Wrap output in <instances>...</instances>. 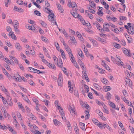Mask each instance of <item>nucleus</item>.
Wrapping results in <instances>:
<instances>
[{
  "label": "nucleus",
  "instance_id": "47",
  "mask_svg": "<svg viewBox=\"0 0 134 134\" xmlns=\"http://www.w3.org/2000/svg\"><path fill=\"white\" fill-rule=\"evenodd\" d=\"M16 115H17V116H18V118L19 119L21 120H22V119L21 118H22L21 115V114H20L19 113V112L17 113Z\"/></svg>",
  "mask_w": 134,
  "mask_h": 134
},
{
  "label": "nucleus",
  "instance_id": "28",
  "mask_svg": "<svg viewBox=\"0 0 134 134\" xmlns=\"http://www.w3.org/2000/svg\"><path fill=\"white\" fill-rule=\"evenodd\" d=\"M78 53L79 55L82 58H84V56L82 52L80 49V51H79Z\"/></svg>",
  "mask_w": 134,
  "mask_h": 134
},
{
  "label": "nucleus",
  "instance_id": "12",
  "mask_svg": "<svg viewBox=\"0 0 134 134\" xmlns=\"http://www.w3.org/2000/svg\"><path fill=\"white\" fill-rule=\"evenodd\" d=\"M54 123L56 126H59L61 123L57 119H54L53 120Z\"/></svg>",
  "mask_w": 134,
  "mask_h": 134
},
{
  "label": "nucleus",
  "instance_id": "61",
  "mask_svg": "<svg viewBox=\"0 0 134 134\" xmlns=\"http://www.w3.org/2000/svg\"><path fill=\"white\" fill-rule=\"evenodd\" d=\"M88 97L91 99H92L93 98L92 94L91 92L88 93Z\"/></svg>",
  "mask_w": 134,
  "mask_h": 134
},
{
  "label": "nucleus",
  "instance_id": "17",
  "mask_svg": "<svg viewBox=\"0 0 134 134\" xmlns=\"http://www.w3.org/2000/svg\"><path fill=\"white\" fill-rule=\"evenodd\" d=\"M124 35L125 37L126 38L127 40L128 43H131V40H130L131 39L130 38V36L128 35L127 33H125Z\"/></svg>",
  "mask_w": 134,
  "mask_h": 134
},
{
  "label": "nucleus",
  "instance_id": "37",
  "mask_svg": "<svg viewBox=\"0 0 134 134\" xmlns=\"http://www.w3.org/2000/svg\"><path fill=\"white\" fill-rule=\"evenodd\" d=\"M97 125L100 128L102 129H103L105 128V127L103 126V124L100 123V122L99 123L97 124Z\"/></svg>",
  "mask_w": 134,
  "mask_h": 134
},
{
  "label": "nucleus",
  "instance_id": "53",
  "mask_svg": "<svg viewBox=\"0 0 134 134\" xmlns=\"http://www.w3.org/2000/svg\"><path fill=\"white\" fill-rule=\"evenodd\" d=\"M21 40L24 42H26L27 41V40L25 39L24 37H22L21 38Z\"/></svg>",
  "mask_w": 134,
  "mask_h": 134
},
{
  "label": "nucleus",
  "instance_id": "49",
  "mask_svg": "<svg viewBox=\"0 0 134 134\" xmlns=\"http://www.w3.org/2000/svg\"><path fill=\"white\" fill-rule=\"evenodd\" d=\"M97 20L100 23H102L103 21V19L100 17L97 18Z\"/></svg>",
  "mask_w": 134,
  "mask_h": 134
},
{
  "label": "nucleus",
  "instance_id": "43",
  "mask_svg": "<svg viewBox=\"0 0 134 134\" xmlns=\"http://www.w3.org/2000/svg\"><path fill=\"white\" fill-rule=\"evenodd\" d=\"M111 89V87L110 86H106L105 89V92H107L110 90Z\"/></svg>",
  "mask_w": 134,
  "mask_h": 134
},
{
  "label": "nucleus",
  "instance_id": "18",
  "mask_svg": "<svg viewBox=\"0 0 134 134\" xmlns=\"http://www.w3.org/2000/svg\"><path fill=\"white\" fill-rule=\"evenodd\" d=\"M59 63H57V64L58 65V66L60 68H62L63 66V64L62 63V62L61 59L59 60Z\"/></svg>",
  "mask_w": 134,
  "mask_h": 134
},
{
  "label": "nucleus",
  "instance_id": "2",
  "mask_svg": "<svg viewBox=\"0 0 134 134\" xmlns=\"http://www.w3.org/2000/svg\"><path fill=\"white\" fill-rule=\"evenodd\" d=\"M109 26L108 24V23H106L104 24L103 25V28H101V31H105L107 32H109L110 31L109 27Z\"/></svg>",
  "mask_w": 134,
  "mask_h": 134
},
{
  "label": "nucleus",
  "instance_id": "46",
  "mask_svg": "<svg viewBox=\"0 0 134 134\" xmlns=\"http://www.w3.org/2000/svg\"><path fill=\"white\" fill-rule=\"evenodd\" d=\"M84 52L86 55L87 57L89 56V55L90 54L89 53L88 51V50L86 49L85 50H84Z\"/></svg>",
  "mask_w": 134,
  "mask_h": 134
},
{
  "label": "nucleus",
  "instance_id": "48",
  "mask_svg": "<svg viewBox=\"0 0 134 134\" xmlns=\"http://www.w3.org/2000/svg\"><path fill=\"white\" fill-rule=\"evenodd\" d=\"M120 20H127V18L126 17L124 16H120Z\"/></svg>",
  "mask_w": 134,
  "mask_h": 134
},
{
  "label": "nucleus",
  "instance_id": "3",
  "mask_svg": "<svg viewBox=\"0 0 134 134\" xmlns=\"http://www.w3.org/2000/svg\"><path fill=\"white\" fill-rule=\"evenodd\" d=\"M75 9V10L74 9H72L70 12V13L74 18H77L78 16H79V14L77 12V10L78 9Z\"/></svg>",
  "mask_w": 134,
  "mask_h": 134
},
{
  "label": "nucleus",
  "instance_id": "62",
  "mask_svg": "<svg viewBox=\"0 0 134 134\" xmlns=\"http://www.w3.org/2000/svg\"><path fill=\"white\" fill-rule=\"evenodd\" d=\"M83 107H84L85 108L88 110L90 108L88 104H83Z\"/></svg>",
  "mask_w": 134,
  "mask_h": 134
},
{
  "label": "nucleus",
  "instance_id": "51",
  "mask_svg": "<svg viewBox=\"0 0 134 134\" xmlns=\"http://www.w3.org/2000/svg\"><path fill=\"white\" fill-rule=\"evenodd\" d=\"M89 10L88 11L89 12V13L90 12L92 14H94L95 13V11L93 9H88Z\"/></svg>",
  "mask_w": 134,
  "mask_h": 134
},
{
  "label": "nucleus",
  "instance_id": "15",
  "mask_svg": "<svg viewBox=\"0 0 134 134\" xmlns=\"http://www.w3.org/2000/svg\"><path fill=\"white\" fill-rule=\"evenodd\" d=\"M27 115H28L30 118H32V119H35V116L31 113L30 112L27 113Z\"/></svg>",
  "mask_w": 134,
  "mask_h": 134
},
{
  "label": "nucleus",
  "instance_id": "21",
  "mask_svg": "<svg viewBox=\"0 0 134 134\" xmlns=\"http://www.w3.org/2000/svg\"><path fill=\"white\" fill-rule=\"evenodd\" d=\"M15 46L16 48L17 49H21L20 45L19 43H16Z\"/></svg>",
  "mask_w": 134,
  "mask_h": 134
},
{
  "label": "nucleus",
  "instance_id": "27",
  "mask_svg": "<svg viewBox=\"0 0 134 134\" xmlns=\"http://www.w3.org/2000/svg\"><path fill=\"white\" fill-rule=\"evenodd\" d=\"M96 102L99 105H104V106H105L106 107L105 105V104H104L103 102H100L98 100H97L96 101Z\"/></svg>",
  "mask_w": 134,
  "mask_h": 134
},
{
  "label": "nucleus",
  "instance_id": "8",
  "mask_svg": "<svg viewBox=\"0 0 134 134\" xmlns=\"http://www.w3.org/2000/svg\"><path fill=\"white\" fill-rule=\"evenodd\" d=\"M86 15H87L91 19H92L93 18V15L89 13V12L88 11V10H86L85 11Z\"/></svg>",
  "mask_w": 134,
  "mask_h": 134
},
{
  "label": "nucleus",
  "instance_id": "26",
  "mask_svg": "<svg viewBox=\"0 0 134 134\" xmlns=\"http://www.w3.org/2000/svg\"><path fill=\"white\" fill-rule=\"evenodd\" d=\"M8 128H10L9 131H11L12 134H17L16 132L14 131L12 127L10 126H8Z\"/></svg>",
  "mask_w": 134,
  "mask_h": 134
},
{
  "label": "nucleus",
  "instance_id": "38",
  "mask_svg": "<svg viewBox=\"0 0 134 134\" xmlns=\"http://www.w3.org/2000/svg\"><path fill=\"white\" fill-rule=\"evenodd\" d=\"M102 9H101V10H99L97 12L98 15L100 16H102L103 14V12L101 11Z\"/></svg>",
  "mask_w": 134,
  "mask_h": 134
},
{
  "label": "nucleus",
  "instance_id": "41",
  "mask_svg": "<svg viewBox=\"0 0 134 134\" xmlns=\"http://www.w3.org/2000/svg\"><path fill=\"white\" fill-rule=\"evenodd\" d=\"M92 42V43L93 44L94 46L96 47H97L98 46V43L96 40H94Z\"/></svg>",
  "mask_w": 134,
  "mask_h": 134
},
{
  "label": "nucleus",
  "instance_id": "4",
  "mask_svg": "<svg viewBox=\"0 0 134 134\" xmlns=\"http://www.w3.org/2000/svg\"><path fill=\"white\" fill-rule=\"evenodd\" d=\"M129 34L133 35L134 34V26L133 25L130 26L127 31Z\"/></svg>",
  "mask_w": 134,
  "mask_h": 134
},
{
  "label": "nucleus",
  "instance_id": "19",
  "mask_svg": "<svg viewBox=\"0 0 134 134\" xmlns=\"http://www.w3.org/2000/svg\"><path fill=\"white\" fill-rule=\"evenodd\" d=\"M110 106L113 108H115L116 107V105L115 104L111 102L110 101L109 103Z\"/></svg>",
  "mask_w": 134,
  "mask_h": 134
},
{
  "label": "nucleus",
  "instance_id": "63",
  "mask_svg": "<svg viewBox=\"0 0 134 134\" xmlns=\"http://www.w3.org/2000/svg\"><path fill=\"white\" fill-rule=\"evenodd\" d=\"M78 63L81 66L83 65H84V64L82 62V61L80 59H79V60Z\"/></svg>",
  "mask_w": 134,
  "mask_h": 134
},
{
  "label": "nucleus",
  "instance_id": "59",
  "mask_svg": "<svg viewBox=\"0 0 134 134\" xmlns=\"http://www.w3.org/2000/svg\"><path fill=\"white\" fill-rule=\"evenodd\" d=\"M16 3L20 5H22L23 4V2L21 0H18L16 1Z\"/></svg>",
  "mask_w": 134,
  "mask_h": 134
},
{
  "label": "nucleus",
  "instance_id": "45",
  "mask_svg": "<svg viewBox=\"0 0 134 134\" xmlns=\"http://www.w3.org/2000/svg\"><path fill=\"white\" fill-rule=\"evenodd\" d=\"M103 66L105 68V69L107 70H110V68L108 66L106 65L105 63H104V64L103 65Z\"/></svg>",
  "mask_w": 134,
  "mask_h": 134
},
{
  "label": "nucleus",
  "instance_id": "24",
  "mask_svg": "<svg viewBox=\"0 0 134 134\" xmlns=\"http://www.w3.org/2000/svg\"><path fill=\"white\" fill-rule=\"evenodd\" d=\"M111 96V94L109 92H107L105 98L108 100H109L110 99V98Z\"/></svg>",
  "mask_w": 134,
  "mask_h": 134
},
{
  "label": "nucleus",
  "instance_id": "54",
  "mask_svg": "<svg viewBox=\"0 0 134 134\" xmlns=\"http://www.w3.org/2000/svg\"><path fill=\"white\" fill-rule=\"evenodd\" d=\"M29 83L30 85L32 86H35V83L31 80H30L29 81Z\"/></svg>",
  "mask_w": 134,
  "mask_h": 134
},
{
  "label": "nucleus",
  "instance_id": "31",
  "mask_svg": "<svg viewBox=\"0 0 134 134\" xmlns=\"http://www.w3.org/2000/svg\"><path fill=\"white\" fill-rule=\"evenodd\" d=\"M121 2V5L123 6V7L124 8H125L126 6L124 4V0H118Z\"/></svg>",
  "mask_w": 134,
  "mask_h": 134
},
{
  "label": "nucleus",
  "instance_id": "13",
  "mask_svg": "<svg viewBox=\"0 0 134 134\" xmlns=\"http://www.w3.org/2000/svg\"><path fill=\"white\" fill-rule=\"evenodd\" d=\"M100 1L102 4L105 6V8H108L109 7L108 4H107L106 2H105L104 0H101Z\"/></svg>",
  "mask_w": 134,
  "mask_h": 134
},
{
  "label": "nucleus",
  "instance_id": "50",
  "mask_svg": "<svg viewBox=\"0 0 134 134\" xmlns=\"http://www.w3.org/2000/svg\"><path fill=\"white\" fill-rule=\"evenodd\" d=\"M114 96L115 99L116 101V102L118 101V100L120 99L118 95L115 94Z\"/></svg>",
  "mask_w": 134,
  "mask_h": 134
},
{
  "label": "nucleus",
  "instance_id": "58",
  "mask_svg": "<svg viewBox=\"0 0 134 134\" xmlns=\"http://www.w3.org/2000/svg\"><path fill=\"white\" fill-rule=\"evenodd\" d=\"M41 24L42 25L43 27H46L47 25V24L43 21H41Z\"/></svg>",
  "mask_w": 134,
  "mask_h": 134
},
{
  "label": "nucleus",
  "instance_id": "52",
  "mask_svg": "<svg viewBox=\"0 0 134 134\" xmlns=\"http://www.w3.org/2000/svg\"><path fill=\"white\" fill-rule=\"evenodd\" d=\"M74 130L76 133V134H80L79 129L77 127L74 128Z\"/></svg>",
  "mask_w": 134,
  "mask_h": 134
},
{
  "label": "nucleus",
  "instance_id": "33",
  "mask_svg": "<svg viewBox=\"0 0 134 134\" xmlns=\"http://www.w3.org/2000/svg\"><path fill=\"white\" fill-rule=\"evenodd\" d=\"M93 86L97 90H100L101 89V88H100V86L96 83H94Z\"/></svg>",
  "mask_w": 134,
  "mask_h": 134
},
{
  "label": "nucleus",
  "instance_id": "36",
  "mask_svg": "<svg viewBox=\"0 0 134 134\" xmlns=\"http://www.w3.org/2000/svg\"><path fill=\"white\" fill-rule=\"evenodd\" d=\"M4 66L8 70L10 71L11 70V69L10 68V66L7 64L6 63H4Z\"/></svg>",
  "mask_w": 134,
  "mask_h": 134
},
{
  "label": "nucleus",
  "instance_id": "7",
  "mask_svg": "<svg viewBox=\"0 0 134 134\" xmlns=\"http://www.w3.org/2000/svg\"><path fill=\"white\" fill-rule=\"evenodd\" d=\"M70 0H69V7L70 8H74L76 5H77L76 3L74 2H71V1H70Z\"/></svg>",
  "mask_w": 134,
  "mask_h": 134
},
{
  "label": "nucleus",
  "instance_id": "16",
  "mask_svg": "<svg viewBox=\"0 0 134 134\" xmlns=\"http://www.w3.org/2000/svg\"><path fill=\"white\" fill-rule=\"evenodd\" d=\"M70 39L72 41V42L74 44H75L76 43H77L76 41L74 36H73L71 37V36H70Z\"/></svg>",
  "mask_w": 134,
  "mask_h": 134
},
{
  "label": "nucleus",
  "instance_id": "20",
  "mask_svg": "<svg viewBox=\"0 0 134 134\" xmlns=\"http://www.w3.org/2000/svg\"><path fill=\"white\" fill-rule=\"evenodd\" d=\"M113 45L114 46L115 48H118V49H119L121 47V46L120 45V44H117V43L115 42H114L113 43Z\"/></svg>",
  "mask_w": 134,
  "mask_h": 134
},
{
  "label": "nucleus",
  "instance_id": "55",
  "mask_svg": "<svg viewBox=\"0 0 134 134\" xmlns=\"http://www.w3.org/2000/svg\"><path fill=\"white\" fill-rule=\"evenodd\" d=\"M118 123L120 126L122 130H123L124 129V127L122 123L120 121H119Z\"/></svg>",
  "mask_w": 134,
  "mask_h": 134
},
{
  "label": "nucleus",
  "instance_id": "9",
  "mask_svg": "<svg viewBox=\"0 0 134 134\" xmlns=\"http://www.w3.org/2000/svg\"><path fill=\"white\" fill-rule=\"evenodd\" d=\"M57 82L58 86L62 87L63 84L62 79H61V78H58V79Z\"/></svg>",
  "mask_w": 134,
  "mask_h": 134
},
{
  "label": "nucleus",
  "instance_id": "44",
  "mask_svg": "<svg viewBox=\"0 0 134 134\" xmlns=\"http://www.w3.org/2000/svg\"><path fill=\"white\" fill-rule=\"evenodd\" d=\"M54 104L55 105V106H56V105L58 107V108H60V109H61V107H60L58 105L59 101L58 100H55V102Z\"/></svg>",
  "mask_w": 134,
  "mask_h": 134
},
{
  "label": "nucleus",
  "instance_id": "23",
  "mask_svg": "<svg viewBox=\"0 0 134 134\" xmlns=\"http://www.w3.org/2000/svg\"><path fill=\"white\" fill-rule=\"evenodd\" d=\"M66 123L67 125V127L69 130H70L71 128V124L69 121H66Z\"/></svg>",
  "mask_w": 134,
  "mask_h": 134
},
{
  "label": "nucleus",
  "instance_id": "10",
  "mask_svg": "<svg viewBox=\"0 0 134 134\" xmlns=\"http://www.w3.org/2000/svg\"><path fill=\"white\" fill-rule=\"evenodd\" d=\"M9 36H11V38L14 40H16V37L15 35L14 34V32H9Z\"/></svg>",
  "mask_w": 134,
  "mask_h": 134
},
{
  "label": "nucleus",
  "instance_id": "6",
  "mask_svg": "<svg viewBox=\"0 0 134 134\" xmlns=\"http://www.w3.org/2000/svg\"><path fill=\"white\" fill-rule=\"evenodd\" d=\"M122 50L123 53L125 55H126L128 56H131V55L130 54V50H128V49L125 48H122Z\"/></svg>",
  "mask_w": 134,
  "mask_h": 134
},
{
  "label": "nucleus",
  "instance_id": "56",
  "mask_svg": "<svg viewBox=\"0 0 134 134\" xmlns=\"http://www.w3.org/2000/svg\"><path fill=\"white\" fill-rule=\"evenodd\" d=\"M34 13L36 15L39 16H41V13L40 12L37 10H35L34 11Z\"/></svg>",
  "mask_w": 134,
  "mask_h": 134
},
{
  "label": "nucleus",
  "instance_id": "14",
  "mask_svg": "<svg viewBox=\"0 0 134 134\" xmlns=\"http://www.w3.org/2000/svg\"><path fill=\"white\" fill-rule=\"evenodd\" d=\"M101 81L105 85H108L109 82L105 78H104L102 80H101Z\"/></svg>",
  "mask_w": 134,
  "mask_h": 134
},
{
  "label": "nucleus",
  "instance_id": "30",
  "mask_svg": "<svg viewBox=\"0 0 134 134\" xmlns=\"http://www.w3.org/2000/svg\"><path fill=\"white\" fill-rule=\"evenodd\" d=\"M14 12L17 11L19 13H21L24 12V10L23 9H14Z\"/></svg>",
  "mask_w": 134,
  "mask_h": 134
},
{
  "label": "nucleus",
  "instance_id": "32",
  "mask_svg": "<svg viewBox=\"0 0 134 134\" xmlns=\"http://www.w3.org/2000/svg\"><path fill=\"white\" fill-rule=\"evenodd\" d=\"M58 109L59 110L61 116H62L64 115V114L63 111V109L61 108V109H60V108H58Z\"/></svg>",
  "mask_w": 134,
  "mask_h": 134
},
{
  "label": "nucleus",
  "instance_id": "40",
  "mask_svg": "<svg viewBox=\"0 0 134 134\" xmlns=\"http://www.w3.org/2000/svg\"><path fill=\"white\" fill-rule=\"evenodd\" d=\"M23 99L28 103L30 104V101L29 100L27 96H26L25 97H24L23 98Z\"/></svg>",
  "mask_w": 134,
  "mask_h": 134
},
{
  "label": "nucleus",
  "instance_id": "1",
  "mask_svg": "<svg viewBox=\"0 0 134 134\" xmlns=\"http://www.w3.org/2000/svg\"><path fill=\"white\" fill-rule=\"evenodd\" d=\"M45 11L47 13L49 14L48 16V18L49 21H52V24H55L57 26L55 19V16L53 13V11L49 9H45Z\"/></svg>",
  "mask_w": 134,
  "mask_h": 134
},
{
  "label": "nucleus",
  "instance_id": "57",
  "mask_svg": "<svg viewBox=\"0 0 134 134\" xmlns=\"http://www.w3.org/2000/svg\"><path fill=\"white\" fill-rule=\"evenodd\" d=\"M65 49L67 52H68V53L71 51L70 48H69L68 46H66V47H65Z\"/></svg>",
  "mask_w": 134,
  "mask_h": 134
},
{
  "label": "nucleus",
  "instance_id": "35",
  "mask_svg": "<svg viewBox=\"0 0 134 134\" xmlns=\"http://www.w3.org/2000/svg\"><path fill=\"white\" fill-rule=\"evenodd\" d=\"M1 89L4 92H7V89L4 87L3 86H0Z\"/></svg>",
  "mask_w": 134,
  "mask_h": 134
},
{
  "label": "nucleus",
  "instance_id": "39",
  "mask_svg": "<svg viewBox=\"0 0 134 134\" xmlns=\"http://www.w3.org/2000/svg\"><path fill=\"white\" fill-rule=\"evenodd\" d=\"M33 101L36 103V104L37 106H38V105H40V104L38 103V100L36 98H34L33 99Z\"/></svg>",
  "mask_w": 134,
  "mask_h": 134
},
{
  "label": "nucleus",
  "instance_id": "34",
  "mask_svg": "<svg viewBox=\"0 0 134 134\" xmlns=\"http://www.w3.org/2000/svg\"><path fill=\"white\" fill-rule=\"evenodd\" d=\"M90 6L94 8L95 7L96 8V4L93 1L91 2L90 4Z\"/></svg>",
  "mask_w": 134,
  "mask_h": 134
},
{
  "label": "nucleus",
  "instance_id": "42",
  "mask_svg": "<svg viewBox=\"0 0 134 134\" xmlns=\"http://www.w3.org/2000/svg\"><path fill=\"white\" fill-rule=\"evenodd\" d=\"M62 70L64 72V73L65 75H66L67 76H68V75L67 73V70L66 68L65 67L63 68V69H62Z\"/></svg>",
  "mask_w": 134,
  "mask_h": 134
},
{
  "label": "nucleus",
  "instance_id": "5",
  "mask_svg": "<svg viewBox=\"0 0 134 134\" xmlns=\"http://www.w3.org/2000/svg\"><path fill=\"white\" fill-rule=\"evenodd\" d=\"M117 55L116 57L117 58L115 59V63H116L118 65L122 66L123 63L121 61L120 59L117 57Z\"/></svg>",
  "mask_w": 134,
  "mask_h": 134
},
{
  "label": "nucleus",
  "instance_id": "22",
  "mask_svg": "<svg viewBox=\"0 0 134 134\" xmlns=\"http://www.w3.org/2000/svg\"><path fill=\"white\" fill-rule=\"evenodd\" d=\"M79 125L80 127L82 130H84L85 129V124L83 123L80 122Z\"/></svg>",
  "mask_w": 134,
  "mask_h": 134
},
{
  "label": "nucleus",
  "instance_id": "29",
  "mask_svg": "<svg viewBox=\"0 0 134 134\" xmlns=\"http://www.w3.org/2000/svg\"><path fill=\"white\" fill-rule=\"evenodd\" d=\"M41 39L44 42H46V43H48V42L49 41L48 40V39L45 37H43V36H42L41 37Z\"/></svg>",
  "mask_w": 134,
  "mask_h": 134
},
{
  "label": "nucleus",
  "instance_id": "60",
  "mask_svg": "<svg viewBox=\"0 0 134 134\" xmlns=\"http://www.w3.org/2000/svg\"><path fill=\"white\" fill-rule=\"evenodd\" d=\"M62 32L63 33V34H64L65 36L66 37H68V34L66 33V31H65V30L64 29V30L63 31H62Z\"/></svg>",
  "mask_w": 134,
  "mask_h": 134
},
{
  "label": "nucleus",
  "instance_id": "11",
  "mask_svg": "<svg viewBox=\"0 0 134 134\" xmlns=\"http://www.w3.org/2000/svg\"><path fill=\"white\" fill-rule=\"evenodd\" d=\"M14 77L16 80L17 81H18L19 82H21L22 81V78L21 76L17 74L16 75V77L15 76H14Z\"/></svg>",
  "mask_w": 134,
  "mask_h": 134
},
{
  "label": "nucleus",
  "instance_id": "25",
  "mask_svg": "<svg viewBox=\"0 0 134 134\" xmlns=\"http://www.w3.org/2000/svg\"><path fill=\"white\" fill-rule=\"evenodd\" d=\"M93 24L94 25H96V26L97 29H98L99 28H102L100 26V25L97 21L95 22L94 23H93Z\"/></svg>",
  "mask_w": 134,
  "mask_h": 134
},
{
  "label": "nucleus",
  "instance_id": "64",
  "mask_svg": "<svg viewBox=\"0 0 134 134\" xmlns=\"http://www.w3.org/2000/svg\"><path fill=\"white\" fill-rule=\"evenodd\" d=\"M7 104L10 106H12L13 105L12 100L10 99V101L7 102Z\"/></svg>",
  "mask_w": 134,
  "mask_h": 134
}]
</instances>
